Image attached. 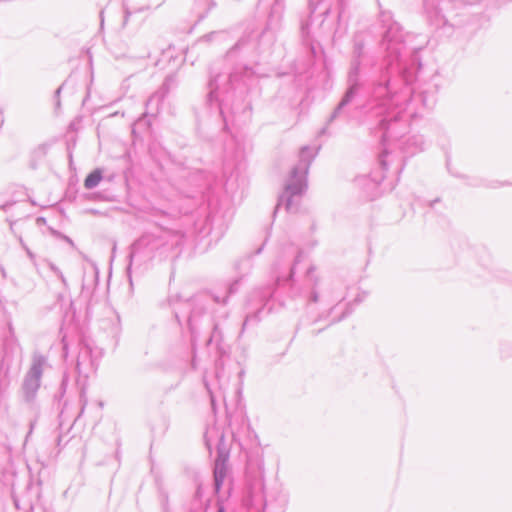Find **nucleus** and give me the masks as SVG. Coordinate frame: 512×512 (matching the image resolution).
<instances>
[{
  "instance_id": "nucleus-1",
  "label": "nucleus",
  "mask_w": 512,
  "mask_h": 512,
  "mask_svg": "<svg viewBox=\"0 0 512 512\" xmlns=\"http://www.w3.org/2000/svg\"><path fill=\"white\" fill-rule=\"evenodd\" d=\"M312 160V154L308 149H302L299 153V165L298 167L293 171L294 174H296L297 171H299L300 174H306L309 168V165Z\"/></svg>"
},
{
  "instance_id": "nucleus-3",
  "label": "nucleus",
  "mask_w": 512,
  "mask_h": 512,
  "mask_svg": "<svg viewBox=\"0 0 512 512\" xmlns=\"http://www.w3.org/2000/svg\"><path fill=\"white\" fill-rule=\"evenodd\" d=\"M222 478H223V475L222 474H219L217 471L215 472V480H216V485L219 486L220 485V482L222 481Z\"/></svg>"
},
{
  "instance_id": "nucleus-2",
  "label": "nucleus",
  "mask_w": 512,
  "mask_h": 512,
  "mask_svg": "<svg viewBox=\"0 0 512 512\" xmlns=\"http://www.w3.org/2000/svg\"><path fill=\"white\" fill-rule=\"evenodd\" d=\"M102 180V171L99 169L94 170L91 172L84 181V186L87 189H92L96 187L100 181Z\"/></svg>"
},
{
  "instance_id": "nucleus-4",
  "label": "nucleus",
  "mask_w": 512,
  "mask_h": 512,
  "mask_svg": "<svg viewBox=\"0 0 512 512\" xmlns=\"http://www.w3.org/2000/svg\"><path fill=\"white\" fill-rule=\"evenodd\" d=\"M218 512H224V511H223V509L221 508V509H219V511H218Z\"/></svg>"
}]
</instances>
